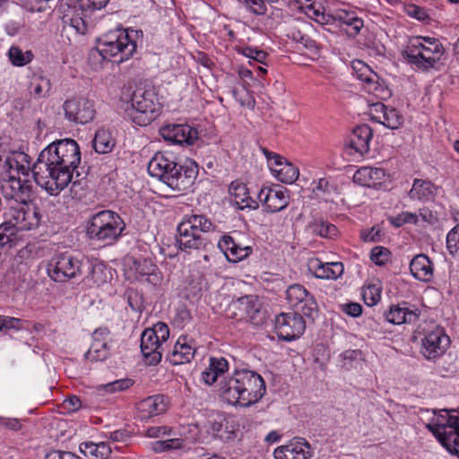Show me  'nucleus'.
<instances>
[{"mask_svg": "<svg viewBox=\"0 0 459 459\" xmlns=\"http://www.w3.org/2000/svg\"><path fill=\"white\" fill-rule=\"evenodd\" d=\"M62 406L66 411L74 412L82 407V402L77 396L73 395L65 399L63 402Z\"/></svg>", "mask_w": 459, "mask_h": 459, "instance_id": "obj_59", "label": "nucleus"}, {"mask_svg": "<svg viewBox=\"0 0 459 459\" xmlns=\"http://www.w3.org/2000/svg\"><path fill=\"white\" fill-rule=\"evenodd\" d=\"M214 229L212 221L204 215L185 216L177 228V245L185 252L204 249L208 240L202 233L213 231Z\"/></svg>", "mask_w": 459, "mask_h": 459, "instance_id": "obj_6", "label": "nucleus"}, {"mask_svg": "<svg viewBox=\"0 0 459 459\" xmlns=\"http://www.w3.org/2000/svg\"><path fill=\"white\" fill-rule=\"evenodd\" d=\"M417 309H411L406 306H391L385 314L387 322L393 325L409 324L418 319Z\"/></svg>", "mask_w": 459, "mask_h": 459, "instance_id": "obj_34", "label": "nucleus"}, {"mask_svg": "<svg viewBox=\"0 0 459 459\" xmlns=\"http://www.w3.org/2000/svg\"><path fill=\"white\" fill-rule=\"evenodd\" d=\"M439 187L428 179L415 178L408 193L411 200L427 203L435 199Z\"/></svg>", "mask_w": 459, "mask_h": 459, "instance_id": "obj_31", "label": "nucleus"}, {"mask_svg": "<svg viewBox=\"0 0 459 459\" xmlns=\"http://www.w3.org/2000/svg\"><path fill=\"white\" fill-rule=\"evenodd\" d=\"M311 455L310 445L303 438H294L273 451L275 459H308Z\"/></svg>", "mask_w": 459, "mask_h": 459, "instance_id": "obj_26", "label": "nucleus"}, {"mask_svg": "<svg viewBox=\"0 0 459 459\" xmlns=\"http://www.w3.org/2000/svg\"><path fill=\"white\" fill-rule=\"evenodd\" d=\"M169 336V326L159 322L152 328L145 329L141 336V351L149 365L160 362L163 353V344Z\"/></svg>", "mask_w": 459, "mask_h": 459, "instance_id": "obj_9", "label": "nucleus"}, {"mask_svg": "<svg viewBox=\"0 0 459 459\" xmlns=\"http://www.w3.org/2000/svg\"><path fill=\"white\" fill-rule=\"evenodd\" d=\"M80 451L89 457L94 459H108L112 452L108 443L100 442L94 443L91 441L82 442L80 445Z\"/></svg>", "mask_w": 459, "mask_h": 459, "instance_id": "obj_38", "label": "nucleus"}, {"mask_svg": "<svg viewBox=\"0 0 459 459\" xmlns=\"http://www.w3.org/2000/svg\"><path fill=\"white\" fill-rule=\"evenodd\" d=\"M234 309H238L240 317H253L255 313L259 312V304L256 296L247 295L238 298L231 303Z\"/></svg>", "mask_w": 459, "mask_h": 459, "instance_id": "obj_39", "label": "nucleus"}, {"mask_svg": "<svg viewBox=\"0 0 459 459\" xmlns=\"http://www.w3.org/2000/svg\"><path fill=\"white\" fill-rule=\"evenodd\" d=\"M102 273L103 271L100 266H94L91 269V279L98 286L105 282V279L101 277Z\"/></svg>", "mask_w": 459, "mask_h": 459, "instance_id": "obj_61", "label": "nucleus"}, {"mask_svg": "<svg viewBox=\"0 0 459 459\" xmlns=\"http://www.w3.org/2000/svg\"><path fill=\"white\" fill-rule=\"evenodd\" d=\"M425 427L451 455H459V411H434L433 417Z\"/></svg>", "mask_w": 459, "mask_h": 459, "instance_id": "obj_7", "label": "nucleus"}, {"mask_svg": "<svg viewBox=\"0 0 459 459\" xmlns=\"http://www.w3.org/2000/svg\"><path fill=\"white\" fill-rule=\"evenodd\" d=\"M196 351L195 342L193 338L181 335L177 340L173 350L169 353L168 359L173 365L189 363Z\"/></svg>", "mask_w": 459, "mask_h": 459, "instance_id": "obj_27", "label": "nucleus"}, {"mask_svg": "<svg viewBox=\"0 0 459 459\" xmlns=\"http://www.w3.org/2000/svg\"><path fill=\"white\" fill-rule=\"evenodd\" d=\"M263 152L267 159L270 170L277 180L285 184H292L298 179L299 171L292 163L266 149H264Z\"/></svg>", "mask_w": 459, "mask_h": 459, "instance_id": "obj_17", "label": "nucleus"}, {"mask_svg": "<svg viewBox=\"0 0 459 459\" xmlns=\"http://www.w3.org/2000/svg\"><path fill=\"white\" fill-rule=\"evenodd\" d=\"M197 175L198 166L195 161L189 160L183 165L178 163L167 186L175 191H187L195 184Z\"/></svg>", "mask_w": 459, "mask_h": 459, "instance_id": "obj_21", "label": "nucleus"}, {"mask_svg": "<svg viewBox=\"0 0 459 459\" xmlns=\"http://www.w3.org/2000/svg\"><path fill=\"white\" fill-rule=\"evenodd\" d=\"M128 305L135 312H141L143 308V298L134 290H128L126 292Z\"/></svg>", "mask_w": 459, "mask_h": 459, "instance_id": "obj_53", "label": "nucleus"}, {"mask_svg": "<svg viewBox=\"0 0 459 459\" xmlns=\"http://www.w3.org/2000/svg\"><path fill=\"white\" fill-rule=\"evenodd\" d=\"M7 56L14 66H24L33 59V54L30 50L22 51L17 46H12L8 50Z\"/></svg>", "mask_w": 459, "mask_h": 459, "instance_id": "obj_44", "label": "nucleus"}, {"mask_svg": "<svg viewBox=\"0 0 459 459\" xmlns=\"http://www.w3.org/2000/svg\"><path fill=\"white\" fill-rule=\"evenodd\" d=\"M1 424L12 430H18L22 427L21 422L17 419H3Z\"/></svg>", "mask_w": 459, "mask_h": 459, "instance_id": "obj_63", "label": "nucleus"}, {"mask_svg": "<svg viewBox=\"0 0 459 459\" xmlns=\"http://www.w3.org/2000/svg\"><path fill=\"white\" fill-rule=\"evenodd\" d=\"M274 328L279 339L290 342L304 333L306 325L300 313L289 312L276 316Z\"/></svg>", "mask_w": 459, "mask_h": 459, "instance_id": "obj_14", "label": "nucleus"}, {"mask_svg": "<svg viewBox=\"0 0 459 459\" xmlns=\"http://www.w3.org/2000/svg\"><path fill=\"white\" fill-rule=\"evenodd\" d=\"M225 419L219 418L211 423L210 430L214 436L222 437V429L224 428Z\"/></svg>", "mask_w": 459, "mask_h": 459, "instance_id": "obj_60", "label": "nucleus"}, {"mask_svg": "<svg viewBox=\"0 0 459 459\" xmlns=\"http://www.w3.org/2000/svg\"><path fill=\"white\" fill-rule=\"evenodd\" d=\"M15 206H12L8 212V223L12 224L18 230H30L37 228L40 222V215L32 204L27 203L28 199L21 200Z\"/></svg>", "mask_w": 459, "mask_h": 459, "instance_id": "obj_13", "label": "nucleus"}, {"mask_svg": "<svg viewBox=\"0 0 459 459\" xmlns=\"http://www.w3.org/2000/svg\"><path fill=\"white\" fill-rule=\"evenodd\" d=\"M4 167L8 173L11 197L30 199L32 191L30 178L33 177L30 156L23 152H13L6 157Z\"/></svg>", "mask_w": 459, "mask_h": 459, "instance_id": "obj_5", "label": "nucleus"}, {"mask_svg": "<svg viewBox=\"0 0 459 459\" xmlns=\"http://www.w3.org/2000/svg\"><path fill=\"white\" fill-rule=\"evenodd\" d=\"M160 134L168 143L182 145L194 143L198 133L186 124H171L162 126Z\"/></svg>", "mask_w": 459, "mask_h": 459, "instance_id": "obj_24", "label": "nucleus"}, {"mask_svg": "<svg viewBox=\"0 0 459 459\" xmlns=\"http://www.w3.org/2000/svg\"><path fill=\"white\" fill-rule=\"evenodd\" d=\"M288 304L298 313L313 317L317 311L314 297L300 284H293L286 290Z\"/></svg>", "mask_w": 459, "mask_h": 459, "instance_id": "obj_15", "label": "nucleus"}, {"mask_svg": "<svg viewBox=\"0 0 459 459\" xmlns=\"http://www.w3.org/2000/svg\"><path fill=\"white\" fill-rule=\"evenodd\" d=\"M385 172L380 168L362 167L353 175V181L360 186L375 187L385 179Z\"/></svg>", "mask_w": 459, "mask_h": 459, "instance_id": "obj_32", "label": "nucleus"}, {"mask_svg": "<svg viewBox=\"0 0 459 459\" xmlns=\"http://www.w3.org/2000/svg\"><path fill=\"white\" fill-rule=\"evenodd\" d=\"M342 311L352 317H358L362 314V306L357 302H350L342 305Z\"/></svg>", "mask_w": 459, "mask_h": 459, "instance_id": "obj_57", "label": "nucleus"}, {"mask_svg": "<svg viewBox=\"0 0 459 459\" xmlns=\"http://www.w3.org/2000/svg\"><path fill=\"white\" fill-rule=\"evenodd\" d=\"M334 19L340 25H346L352 29H362L364 27L363 20L358 16L355 11L340 10Z\"/></svg>", "mask_w": 459, "mask_h": 459, "instance_id": "obj_45", "label": "nucleus"}, {"mask_svg": "<svg viewBox=\"0 0 459 459\" xmlns=\"http://www.w3.org/2000/svg\"><path fill=\"white\" fill-rule=\"evenodd\" d=\"M109 334V331L107 327H100L97 330H95L92 333V342H97V340H105L107 341V338Z\"/></svg>", "mask_w": 459, "mask_h": 459, "instance_id": "obj_64", "label": "nucleus"}, {"mask_svg": "<svg viewBox=\"0 0 459 459\" xmlns=\"http://www.w3.org/2000/svg\"><path fill=\"white\" fill-rule=\"evenodd\" d=\"M257 198L267 212H281L290 203V195L287 189L281 186L262 187L257 194Z\"/></svg>", "mask_w": 459, "mask_h": 459, "instance_id": "obj_19", "label": "nucleus"}, {"mask_svg": "<svg viewBox=\"0 0 459 459\" xmlns=\"http://www.w3.org/2000/svg\"><path fill=\"white\" fill-rule=\"evenodd\" d=\"M52 90V83L49 78L44 75H32L30 85L29 93L31 98L39 100L48 98Z\"/></svg>", "mask_w": 459, "mask_h": 459, "instance_id": "obj_37", "label": "nucleus"}, {"mask_svg": "<svg viewBox=\"0 0 459 459\" xmlns=\"http://www.w3.org/2000/svg\"><path fill=\"white\" fill-rule=\"evenodd\" d=\"M220 394L231 405L249 407L258 403L265 394L263 377L249 369H238L220 384Z\"/></svg>", "mask_w": 459, "mask_h": 459, "instance_id": "obj_2", "label": "nucleus"}, {"mask_svg": "<svg viewBox=\"0 0 459 459\" xmlns=\"http://www.w3.org/2000/svg\"><path fill=\"white\" fill-rule=\"evenodd\" d=\"M446 248L451 255L459 256V224L448 231L446 235Z\"/></svg>", "mask_w": 459, "mask_h": 459, "instance_id": "obj_50", "label": "nucleus"}, {"mask_svg": "<svg viewBox=\"0 0 459 459\" xmlns=\"http://www.w3.org/2000/svg\"><path fill=\"white\" fill-rule=\"evenodd\" d=\"M177 159L172 152H158L148 163V172L150 176L167 185L177 169Z\"/></svg>", "mask_w": 459, "mask_h": 459, "instance_id": "obj_18", "label": "nucleus"}, {"mask_svg": "<svg viewBox=\"0 0 459 459\" xmlns=\"http://www.w3.org/2000/svg\"><path fill=\"white\" fill-rule=\"evenodd\" d=\"M126 223L123 218L112 210H101L91 215L85 224L87 238L103 246L117 243L124 230Z\"/></svg>", "mask_w": 459, "mask_h": 459, "instance_id": "obj_4", "label": "nucleus"}, {"mask_svg": "<svg viewBox=\"0 0 459 459\" xmlns=\"http://www.w3.org/2000/svg\"><path fill=\"white\" fill-rule=\"evenodd\" d=\"M392 253L391 251L382 246L374 247L370 250L369 258L372 263L377 266H383L391 261Z\"/></svg>", "mask_w": 459, "mask_h": 459, "instance_id": "obj_49", "label": "nucleus"}, {"mask_svg": "<svg viewBox=\"0 0 459 459\" xmlns=\"http://www.w3.org/2000/svg\"><path fill=\"white\" fill-rule=\"evenodd\" d=\"M83 10H101L106 7L109 0H77Z\"/></svg>", "mask_w": 459, "mask_h": 459, "instance_id": "obj_55", "label": "nucleus"}, {"mask_svg": "<svg viewBox=\"0 0 459 459\" xmlns=\"http://www.w3.org/2000/svg\"><path fill=\"white\" fill-rule=\"evenodd\" d=\"M218 247L226 258L232 263H238L247 258L253 251L252 247L243 246L229 235L221 238L218 241Z\"/></svg>", "mask_w": 459, "mask_h": 459, "instance_id": "obj_30", "label": "nucleus"}, {"mask_svg": "<svg viewBox=\"0 0 459 459\" xmlns=\"http://www.w3.org/2000/svg\"><path fill=\"white\" fill-rule=\"evenodd\" d=\"M48 273L53 281L65 282L82 273V261L68 253L56 255L48 263Z\"/></svg>", "mask_w": 459, "mask_h": 459, "instance_id": "obj_11", "label": "nucleus"}, {"mask_svg": "<svg viewBox=\"0 0 459 459\" xmlns=\"http://www.w3.org/2000/svg\"><path fill=\"white\" fill-rule=\"evenodd\" d=\"M63 108L65 117L78 124L91 122L96 114L93 101L83 97L67 100L64 102Z\"/></svg>", "mask_w": 459, "mask_h": 459, "instance_id": "obj_16", "label": "nucleus"}, {"mask_svg": "<svg viewBox=\"0 0 459 459\" xmlns=\"http://www.w3.org/2000/svg\"><path fill=\"white\" fill-rule=\"evenodd\" d=\"M108 355L107 341L97 340L92 342L88 351L85 353V359L90 361L104 360Z\"/></svg>", "mask_w": 459, "mask_h": 459, "instance_id": "obj_48", "label": "nucleus"}, {"mask_svg": "<svg viewBox=\"0 0 459 459\" xmlns=\"http://www.w3.org/2000/svg\"><path fill=\"white\" fill-rule=\"evenodd\" d=\"M110 56L103 52V48H91L88 54V64L93 71L102 70L110 61Z\"/></svg>", "mask_w": 459, "mask_h": 459, "instance_id": "obj_43", "label": "nucleus"}, {"mask_svg": "<svg viewBox=\"0 0 459 459\" xmlns=\"http://www.w3.org/2000/svg\"><path fill=\"white\" fill-rule=\"evenodd\" d=\"M99 46L110 57H117V63L128 60L136 50V43L128 30H108L98 40Z\"/></svg>", "mask_w": 459, "mask_h": 459, "instance_id": "obj_10", "label": "nucleus"}, {"mask_svg": "<svg viewBox=\"0 0 459 459\" xmlns=\"http://www.w3.org/2000/svg\"><path fill=\"white\" fill-rule=\"evenodd\" d=\"M2 326L4 330H21L22 328V320L17 317L3 316L2 315Z\"/></svg>", "mask_w": 459, "mask_h": 459, "instance_id": "obj_56", "label": "nucleus"}, {"mask_svg": "<svg viewBox=\"0 0 459 459\" xmlns=\"http://www.w3.org/2000/svg\"><path fill=\"white\" fill-rule=\"evenodd\" d=\"M247 6L255 14H264L266 13L265 1L264 0H245Z\"/></svg>", "mask_w": 459, "mask_h": 459, "instance_id": "obj_58", "label": "nucleus"}, {"mask_svg": "<svg viewBox=\"0 0 459 459\" xmlns=\"http://www.w3.org/2000/svg\"><path fill=\"white\" fill-rule=\"evenodd\" d=\"M169 400L162 394L149 396L137 403L141 420H149L167 411Z\"/></svg>", "mask_w": 459, "mask_h": 459, "instance_id": "obj_29", "label": "nucleus"}, {"mask_svg": "<svg viewBox=\"0 0 459 459\" xmlns=\"http://www.w3.org/2000/svg\"><path fill=\"white\" fill-rule=\"evenodd\" d=\"M116 141L108 130L100 128L96 131L92 146L96 152L100 154L109 153L113 151Z\"/></svg>", "mask_w": 459, "mask_h": 459, "instance_id": "obj_40", "label": "nucleus"}, {"mask_svg": "<svg viewBox=\"0 0 459 459\" xmlns=\"http://www.w3.org/2000/svg\"><path fill=\"white\" fill-rule=\"evenodd\" d=\"M167 451L181 449L184 447V440L181 438H169L164 440Z\"/></svg>", "mask_w": 459, "mask_h": 459, "instance_id": "obj_62", "label": "nucleus"}, {"mask_svg": "<svg viewBox=\"0 0 459 459\" xmlns=\"http://www.w3.org/2000/svg\"><path fill=\"white\" fill-rule=\"evenodd\" d=\"M172 435H175L173 428L166 425L149 427L144 431V437L150 438H160Z\"/></svg>", "mask_w": 459, "mask_h": 459, "instance_id": "obj_51", "label": "nucleus"}, {"mask_svg": "<svg viewBox=\"0 0 459 459\" xmlns=\"http://www.w3.org/2000/svg\"><path fill=\"white\" fill-rule=\"evenodd\" d=\"M373 138V130L368 125L356 126L350 134L345 144L346 151L350 154L363 157L369 152L370 143Z\"/></svg>", "mask_w": 459, "mask_h": 459, "instance_id": "obj_23", "label": "nucleus"}, {"mask_svg": "<svg viewBox=\"0 0 459 459\" xmlns=\"http://www.w3.org/2000/svg\"><path fill=\"white\" fill-rule=\"evenodd\" d=\"M369 112L372 120L390 129H398L404 121L403 117L396 108L386 106L382 102L370 105Z\"/></svg>", "mask_w": 459, "mask_h": 459, "instance_id": "obj_25", "label": "nucleus"}, {"mask_svg": "<svg viewBox=\"0 0 459 459\" xmlns=\"http://www.w3.org/2000/svg\"><path fill=\"white\" fill-rule=\"evenodd\" d=\"M382 287L379 281L370 282L364 286L362 297L366 305L372 307L381 300Z\"/></svg>", "mask_w": 459, "mask_h": 459, "instance_id": "obj_47", "label": "nucleus"}, {"mask_svg": "<svg viewBox=\"0 0 459 459\" xmlns=\"http://www.w3.org/2000/svg\"><path fill=\"white\" fill-rule=\"evenodd\" d=\"M450 338L441 327H436L422 339L421 352L428 359H436L445 354L449 347Z\"/></svg>", "mask_w": 459, "mask_h": 459, "instance_id": "obj_20", "label": "nucleus"}, {"mask_svg": "<svg viewBox=\"0 0 459 459\" xmlns=\"http://www.w3.org/2000/svg\"><path fill=\"white\" fill-rule=\"evenodd\" d=\"M229 368L228 361L222 358L212 357L209 359L208 367L202 373V379L206 385H212L219 377L223 375Z\"/></svg>", "mask_w": 459, "mask_h": 459, "instance_id": "obj_35", "label": "nucleus"}, {"mask_svg": "<svg viewBox=\"0 0 459 459\" xmlns=\"http://www.w3.org/2000/svg\"><path fill=\"white\" fill-rule=\"evenodd\" d=\"M307 230L310 234L325 238H333L338 235V229L333 224L321 219L309 222Z\"/></svg>", "mask_w": 459, "mask_h": 459, "instance_id": "obj_41", "label": "nucleus"}, {"mask_svg": "<svg viewBox=\"0 0 459 459\" xmlns=\"http://www.w3.org/2000/svg\"><path fill=\"white\" fill-rule=\"evenodd\" d=\"M445 54L440 41L430 37H411L409 39L403 56L415 70L429 71L437 68Z\"/></svg>", "mask_w": 459, "mask_h": 459, "instance_id": "obj_3", "label": "nucleus"}, {"mask_svg": "<svg viewBox=\"0 0 459 459\" xmlns=\"http://www.w3.org/2000/svg\"><path fill=\"white\" fill-rule=\"evenodd\" d=\"M406 13L419 21L424 22L429 19V15L427 11L416 4H411L405 7Z\"/></svg>", "mask_w": 459, "mask_h": 459, "instance_id": "obj_54", "label": "nucleus"}, {"mask_svg": "<svg viewBox=\"0 0 459 459\" xmlns=\"http://www.w3.org/2000/svg\"><path fill=\"white\" fill-rule=\"evenodd\" d=\"M352 69L357 79L363 82L365 91L379 99H385V95H390L389 91L378 82L377 74L365 63L355 61L352 63Z\"/></svg>", "mask_w": 459, "mask_h": 459, "instance_id": "obj_22", "label": "nucleus"}, {"mask_svg": "<svg viewBox=\"0 0 459 459\" xmlns=\"http://www.w3.org/2000/svg\"><path fill=\"white\" fill-rule=\"evenodd\" d=\"M382 237V229L379 225H374L369 229H363L359 233V238L363 242H379Z\"/></svg>", "mask_w": 459, "mask_h": 459, "instance_id": "obj_52", "label": "nucleus"}, {"mask_svg": "<svg viewBox=\"0 0 459 459\" xmlns=\"http://www.w3.org/2000/svg\"><path fill=\"white\" fill-rule=\"evenodd\" d=\"M312 185V194L315 198L325 202H328L331 199L334 188L326 178H323L313 181Z\"/></svg>", "mask_w": 459, "mask_h": 459, "instance_id": "obj_46", "label": "nucleus"}, {"mask_svg": "<svg viewBox=\"0 0 459 459\" xmlns=\"http://www.w3.org/2000/svg\"><path fill=\"white\" fill-rule=\"evenodd\" d=\"M410 270L412 276L421 281L428 282L433 277V264L424 254L413 257L410 263Z\"/></svg>", "mask_w": 459, "mask_h": 459, "instance_id": "obj_33", "label": "nucleus"}, {"mask_svg": "<svg viewBox=\"0 0 459 459\" xmlns=\"http://www.w3.org/2000/svg\"><path fill=\"white\" fill-rule=\"evenodd\" d=\"M80 163L81 151L74 140L53 142L41 151L33 165L34 180L50 195H57L72 182Z\"/></svg>", "mask_w": 459, "mask_h": 459, "instance_id": "obj_1", "label": "nucleus"}, {"mask_svg": "<svg viewBox=\"0 0 459 459\" xmlns=\"http://www.w3.org/2000/svg\"><path fill=\"white\" fill-rule=\"evenodd\" d=\"M134 384L131 378H122L115 380L104 385H99L96 386V393L99 395H106L108 394H114L116 392H121L127 390Z\"/></svg>", "mask_w": 459, "mask_h": 459, "instance_id": "obj_42", "label": "nucleus"}, {"mask_svg": "<svg viewBox=\"0 0 459 459\" xmlns=\"http://www.w3.org/2000/svg\"><path fill=\"white\" fill-rule=\"evenodd\" d=\"M308 271L318 279L336 280L344 272L342 263H325L318 258H310L307 263Z\"/></svg>", "mask_w": 459, "mask_h": 459, "instance_id": "obj_28", "label": "nucleus"}, {"mask_svg": "<svg viewBox=\"0 0 459 459\" xmlns=\"http://www.w3.org/2000/svg\"><path fill=\"white\" fill-rule=\"evenodd\" d=\"M131 107L126 108L127 117L137 126H145L152 122L160 114V105L157 95L152 90L137 88L128 98L121 97Z\"/></svg>", "mask_w": 459, "mask_h": 459, "instance_id": "obj_8", "label": "nucleus"}, {"mask_svg": "<svg viewBox=\"0 0 459 459\" xmlns=\"http://www.w3.org/2000/svg\"><path fill=\"white\" fill-rule=\"evenodd\" d=\"M229 192L234 199V202L241 208H256L257 203L249 196L247 186L238 181H233Z\"/></svg>", "mask_w": 459, "mask_h": 459, "instance_id": "obj_36", "label": "nucleus"}, {"mask_svg": "<svg viewBox=\"0 0 459 459\" xmlns=\"http://www.w3.org/2000/svg\"><path fill=\"white\" fill-rule=\"evenodd\" d=\"M128 279L146 281L153 286H160L163 276L157 265L149 258H128L126 264Z\"/></svg>", "mask_w": 459, "mask_h": 459, "instance_id": "obj_12", "label": "nucleus"}]
</instances>
